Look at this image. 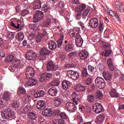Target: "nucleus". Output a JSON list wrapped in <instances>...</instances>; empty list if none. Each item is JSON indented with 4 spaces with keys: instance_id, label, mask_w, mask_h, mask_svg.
Masks as SVG:
<instances>
[{
    "instance_id": "37998d69",
    "label": "nucleus",
    "mask_w": 124,
    "mask_h": 124,
    "mask_svg": "<svg viewBox=\"0 0 124 124\" xmlns=\"http://www.w3.org/2000/svg\"><path fill=\"white\" fill-rule=\"evenodd\" d=\"M68 82L67 80L63 81V82H62V88H63L64 90H68Z\"/></svg>"
},
{
    "instance_id": "39448f33",
    "label": "nucleus",
    "mask_w": 124,
    "mask_h": 124,
    "mask_svg": "<svg viewBox=\"0 0 124 124\" xmlns=\"http://www.w3.org/2000/svg\"><path fill=\"white\" fill-rule=\"evenodd\" d=\"M67 75L68 76L73 80H78L79 77L78 72H77V71H73V70L68 71Z\"/></svg>"
},
{
    "instance_id": "052dcab7",
    "label": "nucleus",
    "mask_w": 124,
    "mask_h": 124,
    "mask_svg": "<svg viewBox=\"0 0 124 124\" xmlns=\"http://www.w3.org/2000/svg\"><path fill=\"white\" fill-rule=\"evenodd\" d=\"M103 47L105 49L108 50L110 48L111 45L109 43H105V44L103 45Z\"/></svg>"
},
{
    "instance_id": "58836bf2",
    "label": "nucleus",
    "mask_w": 124,
    "mask_h": 124,
    "mask_svg": "<svg viewBox=\"0 0 124 124\" xmlns=\"http://www.w3.org/2000/svg\"><path fill=\"white\" fill-rule=\"evenodd\" d=\"M64 124V120L63 119H55L53 121V124Z\"/></svg>"
},
{
    "instance_id": "412c9836",
    "label": "nucleus",
    "mask_w": 124,
    "mask_h": 124,
    "mask_svg": "<svg viewBox=\"0 0 124 124\" xmlns=\"http://www.w3.org/2000/svg\"><path fill=\"white\" fill-rule=\"evenodd\" d=\"M51 25L52 20L51 18H48L46 19V20H44L42 28H43V29H45V28H48V27L51 26Z\"/></svg>"
},
{
    "instance_id": "6e6552de",
    "label": "nucleus",
    "mask_w": 124,
    "mask_h": 124,
    "mask_svg": "<svg viewBox=\"0 0 124 124\" xmlns=\"http://www.w3.org/2000/svg\"><path fill=\"white\" fill-rule=\"evenodd\" d=\"M89 24L90 27L93 29L97 28L99 25L98 18L96 17L91 18V19L89 20Z\"/></svg>"
},
{
    "instance_id": "4c0bfd02",
    "label": "nucleus",
    "mask_w": 124,
    "mask_h": 124,
    "mask_svg": "<svg viewBox=\"0 0 124 124\" xmlns=\"http://www.w3.org/2000/svg\"><path fill=\"white\" fill-rule=\"evenodd\" d=\"M17 35L18 41H22V40H23L24 38V34L23 32H22V31H19V32H18Z\"/></svg>"
},
{
    "instance_id": "f8f14e48",
    "label": "nucleus",
    "mask_w": 124,
    "mask_h": 124,
    "mask_svg": "<svg viewBox=\"0 0 124 124\" xmlns=\"http://www.w3.org/2000/svg\"><path fill=\"white\" fill-rule=\"evenodd\" d=\"M51 76V73H44L39 78L40 82H45V81H47V80L50 79Z\"/></svg>"
},
{
    "instance_id": "338daca9",
    "label": "nucleus",
    "mask_w": 124,
    "mask_h": 124,
    "mask_svg": "<svg viewBox=\"0 0 124 124\" xmlns=\"http://www.w3.org/2000/svg\"><path fill=\"white\" fill-rule=\"evenodd\" d=\"M88 69L89 70V71H91V72H93V70L94 69V67H93V66H92V65H88Z\"/></svg>"
},
{
    "instance_id": "603ef678",
    "label": "nucleus",
    "mask_w": 124,
    "mask_h": 124,
    "mask_svg": "<svg viewBox=\"0 0 124 124\" xmlns=\"http://www.w3.org/2000/svg\"><path fill=\"white\" fill-rule=\"evenodd\" d=\"M80 101V98H79L78 96H76L73 99V101L74 103H76V105H78V102L79 103Z\"/></svg>"
},
{
    "instance_id": "13d9d810",
    "label": "nucleus",
    "mask_w": 124,
    "mask_h": 124,
    "mask_svg": "<svg viewBox=\"0 0 124 124\" xmlns=\"http://www.w3.org/2000/svg\"><path fill=\"white\" fill-rule=\"evenodd\" d=\"M10 25L12 26V27L15 28V29H19L20 28V24H17V25L16 26V24H14V22H13V21L11 22Z\"/></svg>"
},
{
    "instance_id": "49530a36",
    "label": "nucleus",
    "mask_w": 124,
    "mask_h": 124,
    "mask_svg": "<svg viewBox=\"0 0 124 124\" xmlns=\"http://www.w3.org/2000/svg\"><path fill=\"white\" fill-rule=\"evenodd\" d=\"M90 12V10H89V9H86V10H85V11H84L82 13L83 18H86Z\"/></svg>"
},
{
    "instance_id": "4d7b16f0",
    "label": "nucleus",
    "mask_w": 124,
    "mask_h": 124,
    "mask_svg": "<svg viewBox=\"0 0 124 124\" xmlns=\"http://www.w3.org/2000/svg\"><path fill=\"white\" fill-rule=\"evenodd\" d=\"M60 116L61 117V119L64 118L66 119L68 118V116L67 115L66 113L65 112H62L60 114Z\"/></svg>"
},
{
    "instance_id": "8fccbe9b",
    "label": "nucleus",
    "mask_w": 124,
    "mask_h": 124,
    "mask_svg": "<svg viewBox=\"0 0 124 124\" xmlns=\"http://www.w3.org/2000/svg\"><path fill=\"white\" fill-rule=\"evenodd\" d=\"M88 75H89V74L87 72V68H83L82 72V76L83 77H86Z\"/></svg>"
},
{
    "instance_id": "393cba45",
    "label": "nucleus",
    "mask_w": 124,
    "mask_h": 124,
    "mask_svg": "<svg viewBox=\"0 0 124 124\" xmlns=\"http://www.w3.org/2000/svg\"><path fill=\"white\" fill-rule=\"evenodd\" d=\"M115 6L119 10L120 12L123 13L124 10V6L119 1H116L115 3Z\"/></svg>"
},
{
    "instance_id": "864d4df0",
    "label": "nucleus",
    "mask_w": 124,
    "mask_h": 124,
    "mask_svg": "<svg viewBox=\"0 0 124 124\" xmlns=\"http://www.w3.org/2000/svg\"><path fill=\"white\" fill-rule=\"evenodd\" d=\"M30 109V107L29 106H26L25 108H24L23 110V113H28Z\"/></svg>"
},
{
    "instance_id": "6e6d98bb",
    "label": "nucleus",
    "mask_w": 124,
    "mask_h": 124,
    "mask_svg": "<svg viewBox=\"0 0 124 124\" xmlns=\"http://www.w3.org/2000/svg\"><path fill=\"white\" fill-rule=\"evenodd\" d=\"M104 22H100V25H99V31L100 32H102L104 30Z\"/></svg>"
},
{
    "instance_id": "3c124183",
    "label": "nucleus",
    "mask_w": 124,
    "mask_h": 124,
    "mask_svg": "<svg viewBox=\"0 0 124 124\" xmlns=\"http://www.w3.org/2000/svg\"><path fill=\"white\" fill-rule=\"evenodd\" d=\"M109 14L110 15V16H116L117 18H120L119 16L117 15L116 13L115 12H113V11L109 10Z\"/></svg>"
},
{
    "instance_id": "f3484780",
    "label": "nucleus",
    "mask_w": 124,
    "mask_h": 124,
    "mask_svg": "<svg viewBox=\"0 0 124 124\" xmlns=\"http://www.w3.org/2000/svg\"><path fill=\"white\" fill-rule=\"evenodd\" d=\"M48 93L51 96H57L59 92L57 88H50L48 90Z\"/></svg>"
},
{
    "instance_id": "09e8293b",
    "label": "nucleus",
    "mask_w": 124,
    "mask_h": 124,
    "mask_svg": "<svg viewBox=\"0 0 124 124\" xmlns=\"http://www.w3.org/2000/svg\"><path fill=\"white\" fill-rule=\"evenodd\" d=\"M77 88L78 91H85L87 89V87L86 86H83V85H78L77 86Z\"/></svg>"
},
{
    "instance_id": "774afa93",
    "label": "nucleus",
    "mask_w": 124,
    "mask_h": 124,
    "mask_svg": "<svg viewBox=\"0 0 124 124\" xmlns=\"http://www.w3.org/2000/svg\"><path fill=\"white\" fill-rule=\"evenodd\" d=\"M15 34L14 32H10L9 34V38L10 39H13Z\"/></svg>"
},
{
    "instance_id": "680f3d73",
    "label": "nucleus",
    "mask_w": 124,
    "mask_h": 124,
    "mask_svg": "<svg viewBox=\"0 0 124 124\" xmlns=\"http://www.w3.org/2000/svg\"><path fill=\"white\" fill-rule=\"evenodd\" d=\"M29 14V11L28 10H23L21 12V16H24L26 15Z\"/></svg>"
},
{
    "instance_id": "e433bc0d",
    "label": "nucleus",
    "mask_w": 124,
    "mask_h": 124,
    "mask_svg": "<svg viewBox=\"0 0 124 124\" xmlns=\"http://www.w3.org/2000/svg\"><path fill=\"white\" fill-rule=\"evenodd\" d=\"M86 5H85L84 4H82V5H80L79 6L77 7V8H76V11H80V12L81 13L82 11H83L84 10H85V9H86Z\"/></svg>"
},
{
    "instance_id": "79ce46f5",
    "label": "nucleus",
    "mask_w": 124,
    "mask_h": 124,
    "mask_svg": "<svg viewBox=\"0 0 124 124\" xmlns=\"http://www.w3.org/2000/svg\"><path fill=\"white\" fill-rule=\"evenodd\" d=\"M29 28L32 30H35V29H38L39 30L41 28L40 26H38L37 24H32L29 25Z\"/></svg>"
},
{
    "instance_id": "72a5a7b5",
    "label": "nucleus",
    "mask_w": 124,
    "mask_h": 124,
    "mask_svg": "<svg viewBox=\"0 0 124 124\" xmlns=\"http://www.w3.org/2000/svg\"><path fill=\"white\" fill-rule=\"evenodd\" d=\"M41 8L42 11L46 12L49 9V7L44 2H41Z\"/></svg>"
},
{
    "instance_id": "c03bdc74",
    "label": "nucleus",
    "mask_w": 124,
    "mask_h": 124,
    "mask_svg": "<svg viewBox=\"0 0 124 124\" xmlns=\"http://www.w3.org/2000/svg\"><path fill=\"white\" fill-rule=\"evenodd\" d=\"M111 52H112V50H110L109 49L105 50V52H103L102 53V55H104L106 57H107L108 56H109V55H110Z\"/></svg>"
},
{
    "instance_id": "a19ab883",
    "label": "nucleus",
    "mask_w": 124,
    "mask_h": 124,
    "mask_svg": "<svg viewBox=\"0 0 124 124\" xmlns=\"http://www.w3.org/2000/svg\"><path fill=\"white\" fill-rule=\"evenodd\" d=\"M61 100L59 98H56L54 100V105L55 107H59L61 104Z\"/></svg>"
},
{
    "instance_id": "a18cd8bd",
    "label": "nucleus",
    "mask_w": 124,
    "mask_h": 124,
    "mask_svg": "<svg viewBox=\"0 0 124 124\" xmlns=\"http://www.w3.org/2000/svg\"><path fill=\"white\" fill-rule=\"evenodd\" d=\"M11 106L14 108H19V103L18 101L13 102L11 103Z\"/></svg>"
},
{
    "instance_id": "cd10ccee",
    "label": "nucleus",
    "mask_w": 124,
    "mask_h": 124,
    "mask_svg": "<svg viewBox=\"0 0 124 124\" xmlns=\"http://www.w3.org/2000/svg\"><path fill=\"white\" fill-rule=\"evenodd\" d=\"M64 37L63 34H61L60 38L57 41V47L58 48H61L62 47Z\"/></svg>"
},
{
    "instance_id": "0eeeda50",
    "label": "nucleus",
    "mask_w": 124,
    "mask_h": 124,
    "mask_svg": "<svg viewBox=\"0 0 124 124\" xmlns=\"http://www.w3.org/2000/svg\"><path fill=\"white\" fill-rule=\"evenodd\" d=\"M26 57L28 60H35L37 57V54L33 50H31L26 53Z\"/></svg>"
},
{
    "instance_id": "f257e3e1",
    "label": "nucleus",
    "mask_w": 124,
    "mask_h": 124,
    "mask_svg": "<svg viewBox=\"0 0 124 124\" xmlns=\"http://www.w3.org/2000/svg\"><path fill=\"white\" fill-rule=\"evenodd\" d=\"M35 75V70L32 67H28L26 71V79H29V81L25 83V86L32 87L37 84V79H33L32 77Z\"/></svg>"
},
{
    "instance_id": "dca6fc26",
    "label": "nucleus",
    "mask_w": 124,
    "mask_h": 124,
    "mask_svg": "<svg viewBox=\"0 0 124 124\" xmlns=\"http://www.w3.org/2000/svg\"><path fill=\"white\" fill-rule=\"evenodd\" d=\"M80 29L79 28H76L74 30V31L73 32H69V34L70 36H72V37H78V36H79V32H80Z\"/></svg>"
},
{
    "instance_id": "b1692460",
    "label": "nucleus",
    "mask_w": 124,
    "mask_h": 124,
    "mask_svg": "<svg viewBox=\"0 0 124 124\" xmlns=\"http://www.w3.org/2000/svg\"><path fill=\"white\" fill-rule=\"evenodd\" d=\"M42 113L43 115H45V116H46L47 117H49L50 116H51L52 110L49 108H46L43 110Z\"/></svg>"
},
{
    "instance_id": "69168bd1",
    "label": "nucleus",
    "mask_w": 124,
    "mask_h": 124,
    "mask_svg": "<svg viewBox=\"0 0 124 124\" xmlns=\"http://www.w3.org/2000/svg\"><path fill=\"white\" fill-rule=\"evenodd\" d=\"M77 55H78V53L77 52H76V51H75L74 52H71L70 53H69L68 56L70 57H75V56H77Z\"/></svg>"
},
{
    "instance_id": "5701e85b",
    "label": "nucleus",
    "mask_w": 124,
    "mask_h": 124,
    "mask_svg": "<svg viewBox=\"0 0 124 124\" xmlns=\"http://www.w3.org/2000/svg\"><path fill=\"white\" fill-rule=\"evenodd\" d=\"M48 47L51 50H54L57 48V43L55 41L51 40L48 43Z\"/></svg>"
},
{
    "instance_id": "0e129e2a",
    "label": "nucleus",
    "mask_w": 124,
    "mask_h": 124,
    "mask_svg": "<svg viewBox=\"0 0 124 124\" xmlns=\"http://www.w3.org/2000/svg\"><path fill=\"white\" fill-rule=\"evenodd\" d=\"M81 17H82V13L80 12V11H79L78 14H77L76 18L77 19H80Z\"/></svg>"
},
{
    "instance_id": "ddd939ff",
    "label": "nucleus",
    "mask_w": 124,
    "mask_h": 124,
    "mask_svg": "<svg viewBox=\"0 0 124 124\" xmlns=\"http://www.w3.org/2000/svg\"><path fill=\"white\" fill-rule=\"evenodd\" d=\"M66 108H67L70 111H75L77 109V107L73 103H71L70 102H68L66 104Z\"/></svg>"
},
{
    "instance_id": "423d86ee",
    "label": "nucleus",
    "mask_w": 124,
    "mask_h": 124,
    "mask_svg": "<svg viewBox=\"0 0 124 124\" xmlns=\"http://www.w3.org/2000/svg\"><path fill=\"white\" fill-rule=\"evenodd\" d=\"M42 33H38L35 37V42L38 43L40 42L43 38V37H44L45 35H46L47 34V31L45 29H44V28H42Z\"/></svg>"
},
{
    "instance_id": "4be33fe9",
    "label": "nucleus",
    "mask_w": 124,
    "mask_h": 124,
    "mask_svg": "<svg viewBox=\"0 0 124 124\" xmlns=\"http://www.w3.org/2000/svg\"><path fill=\"white\" fill-rule=\"evenodd\" d=\"M83 42V40L82 38L81 37V35H80L79 33V36L78 37H76V44L77 46H78V47H81L82 46Z\"/></svg>"
},
{
    "instance_id": "bb28decb",
    "label": "nucleus",
    "mask_w": 124,
    "mask_h": 124,
    "mask_svg": "<svg viewBox=\"0 0 124 124\" xmlns=\"http://www.w3.org/2000/svg\"><path fill=\"white\" fill-rule=\"evenodd\" d=\"M45 94V92L43 90L38 91L34 93V96L35 97H42Z\"/></svg>"
},
{
    "instance_id": "c756f323",
    "label": "nucleus",
    "mask_w": 124,
    "mask_h": 124,
    "mask_svg": "<svg viewBox=\"0 0 124 124\" xmlns=\"http://www.w3.org/2000/svg\"><path fill=\"white\" fill-rule=\"evenodd\" d=\"M74 46L73 44H67V45H65V46L64 47L65 50L67 52H70V51H72L74 49Z\"/></svg>"
},
{
    "instance_id": "4468645a",
    "label": "nucleus",
    "mask_w": 124,
    "mask_h": 124,
    "mask_svg": "<svg viewBox=\"0 0 124 124\" xmlns=\"http://www.w3.org/2000/svg\"><path fill=\"white\" fill-rule=\"evenodd\" d=\"M107 63L110 71H114L115 66L113 64V60L111 59V58H108V59H107Z\"/></svg>"
},
{
    "instance_id": "c85d7f7f",
    "label": "nucleus",
    "mask_w": 124,
    "mask_h": 124,
    "mask_svg": "<svg viewBox=\"0 0 124 124\" xmlns=\"http://www.w3.org/2000/svg\"><path fill=\"white\" fill-rule=\"evenodd\" d=\"M110 94L111 96H112V97H118V96H119L120 94L119 93H118L115 90V89H110Z\"/></svg>"
},
{
    "instance_id": "c9c22d12",
    "label": "nucleus",
    "mask_w": 124,
    "mask_h": 124,
    "mask_svg": "<svg viewBox=\"0 0 124 124\" xmlns=\"http://www.w3.org/2000/svg\"><path fill=\"white\" fill-rule=\"evenodd\" d=\"M78 124H92V122H85V124H83V118L81 116L78 115L77 116Z\"/></svg>"
},
{
    "instance_id": "7c9ffc66",
    "label": "nucleus",
    "mask_w": 124,
    "mask_h": 124,
    "mask_svg": "<svg viewBox=\"0 0 124 124\" xmlns=\"http://www.w3.org/2000/svg\"><path fill=\"white\" fill-rule=\"evenodd\" d=\"M26 93V90L24 87H19L17 90L18 94H24Z\"/></svg>"
},
{
    "instance_id": "473e14b6",
    "label": "nucleus",
    "mask_w": 124,
    "mask_h": 124,
    "mask_svg": "<svg viewBox=\"0 0 124 124\" xmlns=\"http://www.w3.org/2000/svg\"><path fill=\"white\" fill-rule=\"evenodd\" d=\"M3 97L6 101H9L11 99V93L6 92L3 94Z\"/></svg>"
},
{
    "instance_id": "e2e57ef3",
    "label": "nucleus",
    "mask_w": 124,
    "mask_h": 124,
    "mask_svg": "<svg viewBox=\"0 0 124 124\" xmlns=\"http://www.w3.org/2000/svg\"><path fill=\"white\" fill-rule=\"evenodd\" d=\"M65 5L64 2L62 1H60L59 4V7L60 8V9H63L64 8Z\"/></svg>"
},
{
    "instance_id": "f03ea898",
    "label": "nucleus",
    "mask_w": 124,
    "mask_h": 124,
    "mask_svg": "<svg viewBox=\"0 0 124 124\" xmlns=\"http://www.w3.org/2000/svg\"><path fill=\"white\" fill-rule=\"evenodd\" d=\"M1 115H2V117L4 119L10 118L11 117H12V118H16V117L15 111L12 112L11 108H7L3 110L2 111Z\"/></svg>"
},
{
    "instance_id": "a878e982",
    "label": "nucleus",
    "mask_w": 124,
    "mask_h": 124,
    "mask_svg": "<svg viewBox=\"0 0 124 124\" xmlns=\"http://www.w3.org/2000/svg\"><path fill=\"white\" fill-rule=\"evenodd\" d=\"M79 56L81 59H86L89 56V53L87 51L82 50L80 51Z\"/></svg>"
},
{
    "instance_id": "bf43d9fd",
    "label": "nucleus",
    "mask_w": 124,
    "mask_h": 124,
    "mask_svg": "<svg viewBox=\"0 0 124 124\" xmlns=\"http://www.w3.org/2000/svg\"><path fill=\"white\" fill-rule=\"evenodd\" d=\"M51 84L52 86H58L60 83L58 80H54V81H52V82H51Z\"/></svg>"
},
{
    "instance_id": "6ab92c4d",
    "label": "nucleus",
    "mask_w": 124,
    "mask_h": 124,
    "mask_svg": "<svg viewBox=\"0 0 124 124\" xmlns=\"http://www.w3.org/2000/svg\"><path fill=\"white\" fill-rule=\"evenodd\" d=\"M50 51L46 48V47H42L41 48V50L40 51V55L42 56H46V55H47L48 54H50Z\"/></svg>"
},
{
    "instance_id": "7ed1b4c3",
    "label": "nucleus",
    "mask_w": 124,
    "mask_h": 124,
    "mask_svg": "<svg viewBox=\"0 0 124 124\" xmlns=\"http://www.w3.org/2000/svg\"><path fill=\"white\" fill-rule=\"evenodd\" d=\"M96 86L99 89H103L106 86L105 80L102 77H97L95 80Z\"/></svg>"
},
{
    "instance_id": "ea45409f",
    "label": "nucleus",
    "mask_w": 124,
    "mask_h": 124,
    "mask_svg": "<svg viewBox=\"0 0 124 124\" xmlns=\"http://www.w3.org/2000/svg\"><path fill=\"white\" fill-rule=\"evenodd\" d=\"M17 67H22V66L21 65V60H16L14 62V67L15 70Z\"/></svg>"
},
{
    "instance_id": "9b49d317",
    "label": "nucleus",
    "mask_w": 124,
    "mask_h": 124,
    "mask_svg": "<svg viewBox=\"0 0 124 124\" xmlns=\"http://www.w3.org/2000/svg\"><path fill=\"white\" fill-rule=\"evenodd\" d=\"M103 75L104 79L108 80L109 82V83L110 84V83H111V79L113 76L111 73H110V72H108V71H106V72H104Z\"/></svg>"
},
{
    "instance_id": "2f4dec72",
    "label": "nucleus",
    "mask_w": 124,
    "mask_h": 124,
    "mask_svg": "<svg viewBox=\"0 0 124 124\" xmlns=\"http://www.w3.org/2000/svg\"><path fill=\"white\" fill-rule=\"evenodd\" d=\"M28 117H29V118H31L32 120H33V122H34V120H36L37 118V115L36 113H34L32 111H31V112H29L28 114Z\"/></svg>"
},
{
    "instance_id": "aec40b11",
    "label": "nucleus",
    "mask_w": 124,
    "mask_h": 124,
    "mask_svg": "<svg viewBox=\"0 0 124 124\" xmlns=\"http://www.w3.org/2000/svg\"><path fill=\"white\" fill-rule=\"evenodd\" d=\"M105 119V115L104 114H100L97 116L95 119V122L97 124H101L102 123H103Z\"/></svg>"
},
{
    "instance_id": "5fc2aeb1",
    "label": "nucleus",
    "mask_w": 124,
    "mask_h": 124,
    "mask_svg": "<svg viewBox=\"0 0 124 124\" xmlns=\"http://www.w3.org/2000/svg\"><path fill=\"white\" fill-rule=\"evenodd\" d=\"M103 95V93L101 91H98L96 93V97H98V99H101Z\"/></svg>"
},
{
    "instance_id": "de8ad7c7",
    "label": "nucleus",
    "mask_w": 124,
    "mask_h": 124,
    "mask_svg": "<svg viewBox=\"0 0 124 124\" xmlns=\"http://www.w3.org/2000/svg\"><path fill=\"white\" fill-rule=\"evenodd\" d=\"M14 58V57L13 55H8V56H7L5 58V60L7 62H12V61H13Z\"/></svg>"
},
{
    "instance_id": "2eb2a0df",
    "label": "nucleus",
    "mask_w": 124,
    "mask_h": 124,
    "mask_svg": "<svg viewBox=\"0 0 124 124\" xmlns=\"http://www.w3.org/2000/svg\"><path fill=\"white\" fill-rule=\"evenodd\" d=\"M32 7L33 10L41 9L42 1H41V0H36V1H34Z\"/></svg>"
},
{
    "instance_id": "9d476101",
    "label": "nucleus",
    "mask_w": 124,
    "mask_h": 124,
    "mask_svg": "<svg viewBox=\"0 0 124 124\" xmlns=\"http://www.w3.org/2000/svg\"><path fill=\"white\" fill-rule=\"evenodd\" d=\"M93 110H94L96 113H100L103 111V107L100 104H95L93 106Z\"/></svg>"
},
{
    "instance_id": "20e7f679",
    "label": "nucleus",
    "mask_w": 124,
    "mask_h": 124,
    "mask_svg": "<svg viewBox=\"0 0 124 124\" xmlns=\"http://www.w3.org/2000/svg\"><path fill=\"white\" fill-rule=\"evenodd\" d=\"M44 16V14L43 12L37 11L33 16V23H36V22H39L40 20H42Z\"/></svg>"
},
{
    "instance_id": "f704fd0d",
    "label": "nucleus",
    "mask_w": 124,
    "mask_h": 124,
    "mask_svg": "<svg viewBox=\"0 0 124 124\" xmlns=\"http://www.w3.org/2000/svg\"><path fill=\"white\" fill-rule=\"evenodd\" d=\"M87 100L88 103H93L95 100V97L93 94H88Z\"/></svg>"
},
{
    "instance_id": "a211bd4d",
    "label": "nucleus",
    "mask_w": 124,
    "mask_h": 124,
    "mask_svg": "<svg viewBox=\"0 0 124 124\" xmlns=\"http://www.w3.org/2000/svg\"><path fill=\"white\" fill-rule=\"evenodd\" d=\"M36 107L38 109L41 110L44 109L45 108H46V105H45L44 101H38L37 103Z\"/></svg>"
},
{
    "instance_id": "1a4fd4ad",
    "label": "nucleus",
    "mask_w": 124,
    "mask_h": 124,
    "mask_svg": "<svg viewBox=\"0 0 124 124\" xmlns=\"http://www.w3.org/2000/svg\"><path fill=\"white\" fill-rule=\"evenodd\" d=\"M46 66L48 71H56V70L58 69V66H55L52 61L48 62Z\"/></svg>"
}]
</instances>
